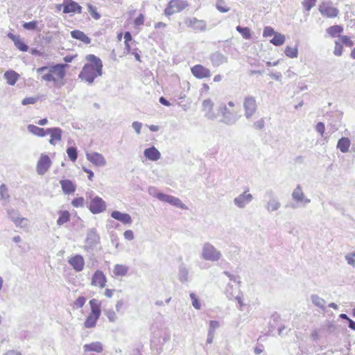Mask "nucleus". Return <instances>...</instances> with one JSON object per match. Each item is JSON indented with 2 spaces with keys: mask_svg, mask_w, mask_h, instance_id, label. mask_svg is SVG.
Wrapping results in <instances>:
<instances>
[{
  "mask_svg": "<svg viewBox=\"0 0 355 355\" xmlns=\"http://www.w3.org/2000/svg\"><path fill=\"white\" fill-rule=\"evenodd\" d=\"M316 0H304L303 1V6L306 10H310L315 5Z\"/></svg>",
  "mask_w": 355,
  "mask_h": 355,
  "instance_id": "55",
  "label": "nucleus"
},
{
  "mask_svg": "<svg viewBox=\"0 0 355 355\" xmlns=\"http://www.w3.org/2000/svg\"><path fill=\"white\" fill-rule=\"evenodd\" d=\"M89 305L91 307V312L89 315L94 316L96 318H99L101 313V302L97 299H92L89 301Z\"/></svg>",
  "mask_w": 355,
  "mask_h": 355,
  "instance_id": "24",
  "label": "nucleus"
},
{
  "mask_svg": "<svg viewBox=\"0 0 355 355\" xmlns=\"http://www.w3.org/2000/svg\"><path fill=\"white\" fill-rule=\"evenodd\" d=\"M209 59L212 65L216 67L228 62V58L220 51H215L211 53Z\"/></svg>",
  "mask_w": 355,
  "mask_h": 355,
  "instance_id": "15",
  "label": "nucleus"
},
{
  "mask_svg": "<svg viewBox=\"0 0 355 355\" xmlns=\"http://www.w3.org/2000/svg\"><path fill=\"white\" fill-rule=\"evenodd\" d=\"M64 13H79L82 12V7L73 0H64Z\"/></svg>",
  "mask_w": 355,
  "mask_h": 355,
  "instance_id": "12",
  "label": "nucleus"
},
{
  "mask_svg": "<svg viewBox=\"0 0 355 355\" xmlns=\"http://www.w3.org/2000/svg\"><path fill=\"white\" fill-rule=\"evenodd\" d=\"M189 4L187 1L182 0H171L168 3L167 7L164 10L166 16H171L175 12H180L187 7Z\"/></svg>",
  "mask_w": 355,
  "mask_h": 355,
  "instance_id": "5",
  "label": "nucleus"
},
{
  "mask_svg": "<svg viewBox=\"0 0 355 355\" xmlns=\"http://www.w3.org/2000/svg\"><path fill=\"white\" fill-rule=\"evenodd\" d=\"M88 207L92 214H96L105 210L106 203L101 198L95 196L91 200Z\"/></svg>",
  "mask_w": 355,
  "mask_h": 355,
  "instance_id": "8",
  "label": "nucleus"
},
{
  "mask_svg": "<svg viewBox=\"0 0 355 355\" xmlns=\"http://www.w3.org/2000/svg\"><path fill=\"white\" fill-rule=\"evenodd\" d=\"M98 318H96L94 316L88 315L86 318L84 325L86 328H92L96 326V322Z\"/></svg>",
  "mask_w": 355,
  "mask_h": 355,
  "instance_id": "45",
  "label": "nucleus"
},
{
  "mask_svg": "<svg viewBox=\"0 0 355 355\" xmlns=\"http://www.w3.org/2000/svg\"><path fill=\"white\" fill-rule=\"evenodd\" d=\"M319 10L322 15L327 16V17H336L339 12L336 8L328 5L321 6Z\"/></svg>",
  "mask_w": 355,
  "mask_h": 355,
  "instance_id": "25",
  "label": "nucleus"
},
{
  "mask_svg": "<svg viewBox=\"0 0 355 355\" xmlns=\"http://www.w3.org/2000/svg\"><path fill=\"white\" fill-rule=\"evenodd\" d=\"M47 135H50L49 143L55 145L54 141H60L62 139V130L60 128H51L46 129Z\"/></svg>",
  "mask_w": 355,
  "mask_h": 355,
  "instance_id": "21",
  "label": "nucleus"
},
{
  "mask_svg": "<svg viewBox=\"0 0 355 355\" xmlns=\"http://www.w3.org/2000/svg\"><path fill=\"white\" fill-rule=\"evenodd\" d=\"M266 195L270 198V200L266 205V209L269 212H272V211L277 210L280 207L281 203L276 198H275L273 197L274 196L273 191L272 190H268L266 192Z\"/></svg>",
  "mask_w": 355,
  "mask_h": 355,
  "instance_id": "18",
  "label": "nucleus"
},
{
  "mask_svg": "<svg viewBox=\"0 0 355 355\" xmlns=\"http://www.w3.org/2000/svg\"><path fill=\"white\" fill-rule=\"evenodd\" d=\"M144 155L150 161H157L161 157V153L155 146H151L145 149Z\"/></svg>",
  "mask_w": 355,
  "mask_h": 355,
  "instance_id": "22",
  "label": "nucleus"
},
{
  "mask_svg": "<svg viewBox=\"0 0 355 355\" xmlns=\"http://www.w3.org/2000/svg\"><path fill=\"white\" fill-rule=\"evenodd\" d=\"M253 128L256 130H262L265 126V121L263 118L259 120L255 121L253 123Z\"/></svg>",
  "mask_w": 355,
  "mask_h": 355,
  "instance_id": "57",
  "label": "nucleus"
},
{
  "mask_svg": "<svg viewBox=\"0 0 355 355\" xmlns=\"http://www.w3.org/2000/svg\"><path fill=\"white\" fill-rule=\"evenodd\" d=\"M46 71H48L47 73H45L44 72L43 73H42V79L43 80H45V81H47V82H53V83H55L56 82V78H55L54 76H53L52 73L50 71V70H47Z\"/></svg>",
  "mask_w": 355,
  "mask_h": 355,
  "instance_id": "47",
  "label": "nucleus"
},
{
  "mask_svg": "<svg viewBox=\"0 0 355 355\" xmlns=\"http://www.w3.org/2000/svg\"><path fill=\"white\" fill-rule=\"evenodd\" d=\"M100 241V236L95 229H89L87 232L85 248L87 250L93 249Z\"/></svg>",
  "mask_w": 355,
  "mask_h": 355,
  "instance_id": "9",
  "label": "nucleus"
},
{
  "mask_svg": "<svg viewBox=\"0 0 355 355\" xmlns=\"http://www.w3.org/2000/svg\"><path fill=\"white\" fill-rule=\"evenodd\" d=\"M86 157L87 160L92 162L93 164L98 166H103L106 164V160L103 155L98 153H87Z\"/></svg>",
  "mask_w": 355,
  "mask_h": 355,
  "instance_id": "17",
  "label": "nucleus"
},
{
  "mask_svg": "<svg viewBox=\"0 0 355 355\" xmlns=\"http://www.w3.org/2000/svg\"><path fill=\"white\" fill-rule=\"evenodd\" d=\"M84 201L85 200L83 197H78L74 198L72 200L71 204L75 207H83L84 206Z\"/></svg>",
  "mask_w": 355,
  "mask_h": 355,
  "instance_id": "52",
  "label": "nucleus"
},
{
  "mask_svg": "<svg viewBox=\"0 0 355 355\" xmlns=\"http://www.w3.org/2000/svg\"><path fill=\"white\" fill-rule=\"evenodd\" d=\"M106 277L103 272L101 270H96L92 276V284L93 286H98L103 288L105 286Z\"/></svg>",
  "mask_w": 355,
  "mask_h": 355,
  "instance_id": "19",
  "label": "nucleus"
},
{
  "mask_svg": "<svg viewBox=\"0 0 355 355\" xmlns=\"http://www.w3.org/2000/svg\"><path fill=\"white\" fill-rule=\"evenodd\" d=\"M128 270V268L125 265L116 264L114 268V274L116 276H125Z\"/></svg>",
  "mask_w": 355,
  "mask_h": 355,
  "instance_id": "37",
  "label": "nucleus"
},
{
  "mask_svg": "<svg viewBox=\"0 0 355 355\" xmlns=\"http://www.w3.org/2000/svg\"><path fill=\"white\" fill-rule=\"evenodd\" d=\"M85 297L80 296L76 300V301L74 302V304L77 308H81L85 304Z\"/></svg>",
  "mask_w": 355,
  "mask_h": 355,
  "instance_id": "62",
  "label": "nucleus"
},
{
  "mask_svg": "<svg viewBox=\"0 0 355 355\" xmlns=\"http://www.w3.org/2000/svg\"><path fill=\"white\" fill-rule=\"evenodd\" d=\"M315 130L320 133V135L323 137L324 130H325V125L324 123L322 122H318L315 125Z\"/></svg>",
  "mask_w": 355,
  "mask_h": 355,
  "instance_id": "58",
  "label": "nucleus"
},
{
  "mask_svg": "<svg viewBox=\"0 0 355 355\" xmlns=\"http://www.w3.org/2000/svg\"><path fill=\"white\" fill-rule=\"evenodd\" d=\"M189 271L184 264H181L179 268L178 278L182 283L188 281Z\"/></svg>",
  "mask_w": 355,
  "mask_h": 355,
  "instance_id": "34",
  "label": "nucleus"
},
{
  "mask_svg": "<svg viewBox=\"0 0 355 355\" xmlns=\"http://www.w3.org/2000/svg\"><path fill=\"white\" fill-rule=\"evenodd\" d=\"M238 119H239V117L236 114H233L231 112L223 116V118L220 120V122L227 125H232L236 123Z\"/></svg>",
  "mask_w": 355,
  "mask_h": 355,
  "instance_id": "30",
  "label": "nucleus"
},
{
  "mask_svg": "<svg viewBox=\"0 0 355 355\" xmlns=\"http://www.w3.org/2000/svg\"><path fill=\"white\" fill-rule=\"evenodd\" d=\"M345 259L349 265L354 266L355 264V252L347 254Z\"/></svg>",
  "mask_w": 355,
  "mask_h": 355,
  "instance_id": "61",
  "label": "nucleus"
},
{
  "mask_svg": "<svg viewBox=\"0 0 355 355\" xmlns=\"http://www.w3.org/2000/svg\"><path fill=\"white\" fill-rule=\"evenodd\" d=\"M276 33L274 29L270 26H266L263 29V37H270L275 35Z\"/></svg>",
  "mask_w": 355,
  "mask_h": 355,
  "instance_id": "60",
  "label": "nucleus"
},
{
  "mask_svg": "<svg viewBox=\"0 0 355 355\" xmlns=\"http://www.w3.org/2000/svg\"><path fill=\"white\" fill-rule=\"evenodd\" d=\"M28 130L38 137H44L46 135H47L46 130H44L42 128L37 127L35 125L30 124L27 126Z\"/></svg>",
  "mask_w": 355,
  "mask_h": 355,
  "instance_id": "33",
  "label": "nucleus"
},
{
  "mask_svg": "<svg viewBox=\"0 0 355 355\" xmlns=\"http://www.w3.org/2000/svg\"><path fill=\"white\" fill-rule=\"evenodd\" d=\"M67 153L71 161L75 162L78 157V151L76 147H69L67 149Z\"/></svg>",
  "mask_w": 355,
  "mask_h": 355,
  "instance_id": "43",
  "label": "nucleus"
},
{
  "mask_svg": "<svg viewBox=\"0 0 355 355\" xmlns=\"http://www.w3.org/2000/svg\"><path fill=\"white\" fill-rule=\"evenodd\" d=\"M132 126L134 128V130H135V132H137V134L139 135L141 133V126H142L141 123L138 122V121H135L132 123Z\"/></svg>",
  "mask_w": 355,
  "mask_h": 355,
  "instance_id": "63",
  "label": "nucleus"
},
{
  "mask_svg": "<svg viewBox=\"0 0 355 355\" xmlns=\"http://www.w3.org/2000/svg\"><path fill=\"white\" fill-rule=\"evenodd\" d=\"M270 42L275 46H281L285 42V36L281 33H276L274 35L273 38L271 39Z\"/></svg>",
  "mask_w": 355,
  "mask_h": 355,
  "instance_id": "39",
  "label": "nucleus"
},
{
  "mask_svg": "<svg viewBox=\"0 0 355 355\" xmlns=\"http://www.w3.org/2000/svg\"><path fill=\"white\" fill-rule=\"evenodd\" d=\"M292 198L296 202H304L308 204L311 202L310 199L305 198L300 185H297L292 193Z\"/></svg>",
  "mask_w": 355,
  "mask_h": 355,
  "instance_id": "23",
  "label": "nucleus"
},
{
  "mask_svg": "<svg viewBox=\"0 0 355 355\" xmlns=\"http://www.w3.org/2000/svg\"><path fill=\"white\" fill-rule=\"evenodd\" d=\"M7 214L9 218L12 220L17 227H22L26 225V219L25 218H20L17 210L14 209H8L7 210Z\"/></svg>",
  "mask_w": 355,
  "mask_h": 355,
  "instance_id": "13",
  "label": "nucleus"
},
{
  "mask_svg": "<svg viewBox=\"0 0 355 355\" xmlns=\"http://www.w3.org/2000/svg\"><path fill=\"white\" fill-rule=\"evenodd\" d=\"M3 76L8 85H15L19 78V74L13 70H8L4 73Z\"/></svg>",
  "mask_w": 355,
  "mask_h": 355,
  "instance_id": "28",
  "label": "nucleus"
},
{
  "mask_svg": "<svg viewBox=\"0 0 355 355\" xmlns=\"http://www.w3.org/2000/svg\"><path fill=\"white\" fill-rule=\"evenodd\" d=\"M185 23L189 28H191L194 31H205L206 30L207 23L204 20L192 17L187 19Z\"/></svg>",
  "mask_w": 355,
  "mask_h": 355,
  "instance_id": "10",
  "label": "nucleus"
},
{
  "mask_svg": "<svg viewBox=\"0 0 355 355\" xmlns=\"http://www.w3.org/2000/svg\"><path fill=\"white\" fill-rule=\"evenodd\" d=\"M311 300L312 303L315 306L322 309L323 311L325 310L326 307H325L324 304H325L326 302L324 299L319 297L318 295H311Z\"/></svg>",
  "mask_w": 355,
  "mask_h": 355,
  "instance_id": "36",
  "label": "nucleus"
},
{
  "mask_svg": "<svg viewBox=\"0 0 355 355\" xmlns=\"http://www.w3.org/2000/svg\"><path fill=\"white\" fill-rule=\"evenodd\" d=\"M60 184L64 194H70L76 191V185L70 180H62Z\"/></svg>",
  "mask_w": 355,
  "mask_h": 355,
  "instance_id": "26",
  "label": "nucleus"
},
{
  "mask_svg": "<svg viewBox=\"0 0 355 355\" xmlns=\"http://www.w3.org/2000/svg\"><path fill=\"white\" fill-rule=\"evenodd\" d=\"M68 65L67 64H56L52 66H44L37 69V73L42 74L47 70H50L53 76H57L60 79H63L66 76V67Z\"/></svg>",
  "mask_w": 355,
  "mask_h": 355,
  "instance_id": "3",
  "label": "nucleus"
},
{
  "mask_svg": "<svg viewBox=\"0 0 355 355\" xmlns=\"http://www.w3.org/2000/svg\"><path fill=\"white\" fill-rule=\"evenodd\" d=\"M85 352H95L100 353L103 351V345L100 342H94L90 344H85L83 346Z\"/></svg>",
  "mask_w": 355,
  "mask_h": 355,
  "instance_id": "31",
  "label": "nucleus"
},
{
  "mask_svg": "<svg viewBox=\"0 0 355 355\" xmlns=\"http://www.w3.org/2000/svg\"><path fill=\"white\" fill-rule=\"evenodd\" d=\"M51 160L47 155L42 154L36 166V171L38 175H44L51 166Z\"/></svg>",
  "mask_w": 355,
  "mask_h": 355,
  "instance_id": "7",
  "label": "nucleus"
},
{
  "mask_svg": "<svg viewBox=\"0 0 355 355\" xmlns=\"http://www.w3.org/2000/svg\"><path fill=\"white\" fill-rule=\"evenodd\" d=\"M38 101V97H26L21 101L23 105H27L29 104H34Z\"/></svg>",
  "mask_w": 355,
  "mask_h": 355,
  "instance_id": "54",
  "label": "nucleus"
},
{
  "mask_svg": "<svg viewBox=\"0 0 355 355\" xmlns=\"http://www.w3.org/2000/svg\"><path fill=\"white\" fill-rule=\"evenodd\" d=\"M14 44L16 48L21 51L26 52L28 50V46L24 42L20 36L15 40Z\"/></svg>",
  "mask_w": 355,
  "mask_h": 355,
  "instance_id": "40",
  "label": "nucleus"
},
{
  "mask_svg": "<svg viewBox=\"0 0 355 355\" xmlns=\"http://www.w3.org/2000/svg\"><path fill=\"white\" fill-rule=\"evenodd\" d=\"M111 216L115 220H117L123 224H131L132 222V218L130 216V214L126 213H122L119 211H113L111 213Z\"/></svg>",
  "mask_w": 355,
  "mask_h": 355,
  "instance_id": "20",
  "label": "nucleus"
},
{
  "mask_svg": "<svg viewBox=\"0 0 355 355\" xmlns=\"http://www.w3.org/2000/svg\"><path fill=\"white\" fill-rule=\"evenodd\" d=\"M214 103L210 99H205L202 102V107L205 112L213 110Z\"/></svg>",
  "mask_w": 355,
  "mask_h": 355,
  "instance_id": "51",
  "label": "nucleus"
},
{
  "mask_svg": "<svg viewBox=\"0 0 355 355\" xmlns=\"http://www.w3.org/2000/svg\"><path fill=\"white\" fill-rule=\"evenodd\" d=\"M225 3V0H216V7L219 12L224 13L228 12L230 10V8L223 6Z\"/></svg>",
  "mask_w": 355,
  "mask_h": 355,
  "instance_id": "46",
  "label": "nucleus"
},
{
  "mask_svg": "<svg viewBox=\"0 0 355 355\" xmlns=\"http://www.w3.org/2000/svg\"><path fill=\"white\" fill-rule=\"evenodd\" d=\"M223 274L225 275L230 279V281H233L234 282H236L238 284H241V281H240V277H236L234 275L231 274L228 271H224Z\"/></svg>",
  "mask_w": 355,
  "mask_h": 355,
  "instance_id": "59",
  "label": "nucleus"
},
{
  "mask_svg": "<svg viewBox=\"0 0 355 355\" xmlns=\"http://www.w3.org/2000/svg\"><path fill=\"white\" fill-rule=\"evenodd\" d=\"M68 263L76 272H80L83 270L85 260L82 255L76 254L70 258Z\"/></svg>",
  "mask_w": 355,
  "mask_h": 355,
  "instance_id": "16",
  "label": "nucleus"
},
{
  "mask_svg": "<svg viewBox=\"0 0 355 355\" xmlns=\"http://www.w3.org/2000/svg\"><path fill=\"white\" fill-rule=\"evenodd\" d=\"M71 36L72 38L80 40L85 44L91 43V39L81 31L74 30L71 31Z\"/></svg>",
  "mask_w": 355,
  "mask_h": 355,
  "instance_id": "27",
  "label": "nucleus"
},
{
  "mask_svg": "<svg viewBox=\"0 0 355 355\" xmlns=\"http://www.w3.org/2000/svg\"><path fill=\"white\" fill-rule=\"evenodd\" d=\"M343 31V28L339 25H334L329 27L327 29V33L332 37H335L337 35Z\"/></svg>",
  "mask_w": 355,
  "mask_h": 355,
  "instance_id": "38",
  "label": "nucleus"
},
{
  "mask_svg": "<svg viewBox=\"0 0 355 355\" xmlns=\"http://www.w3.org/2000/svg\"><path fill=\"white\" fill-rule=\"evenodd\" d=\"M253 199V196L247 191H244L234 199V203L239 208H244L247 204L250 203Z\"/></svg>",
  "mask_w": 355,
  "mask_h": 355,
  "instance_id": "14",
  "label": "nucleus"
},
{
  "mask_svg": "<svg viewBox=\"0 0 355 355\" xmlns=\"http://www.w3.org/2000/svg\"><path fill=\"white\" fill-rule=\"evenodd\" d=\"M222 257L221 252L211 243L206 242L203 244L201 252V257L209 261H218Z\"/></svg>",
  "mask_w": 355,
  "mask_h": 355,
  "instance_id": "2",
  "label": "nucleus"
},
{
  "mask_svg": "<svg viewBox=\"0 0 355 355\" xmlns=\"http://www.w3.org/2000/svg\"><path fill=\"white\" fill-rule=\"evenodd\" d=\"M37 24H38V22L37 21H31L29 22H25L23 24V28L26 30H29V31L37 30L38 31H40L41 28H37Z\"/></svg>",
  "mask_w": 355,
  "mask_h": 355,
  "instance_id": "44",
  "label": "nucleus"
},
{
  "mask_svg": "<svg viewBox=\"0 0 355 355\" xmlns=\"http://www.w3.org/2000/svg\"><path fill=\"white\" fill-rule=\"evenodd\" d=\"M243 109L245 116L249 120L257 110L256 98L252 96H247L243 99Z\"/></svg>",
  "mask_w": 355,
  "mask_h": 355,
  "instance_id": "4",
  "label": "nucleus"
},
{
  "mask_svg": "<svg viewBox=\"0 0 355 355\" xmlns=\"http://www.w3.org/2000/svg\"><path fill=\"white\" fill-rule=\"evenodd\" d=\"M351 144L350 139L348 137H341L337 143V148H338L342 153H345L349 151V148Z\"/></svg>",
  "mask_w": 355,
  "mask_h": 355,
  "instance_id": "29",
  "label": "nucleus"
},
{
  "mask_svg": "<svg viewBox=\"0 0 355 355\" xmlns=\"http://www.w3.org/2000/svg\"><path fill=\"white\" fill-rule=\"evenodd\" d=\"M190 297L192 301V305L196 309H200L201 308V304L200 302V300H198V297L196 295L195 293H190Z\"/></svg>",
  "mask_w": 355,
  "mask_h": 355,
  "instance_id": "48",
  "label": "nucleus"
},
{
  "mask_svg": "<svg viewBox=\"0 0 355 355\" xmlns=\"http://www.w3.org/2000/svg\"><path fill=\"white\" fill-rule=\"evenodd\" d=\"M88 11L90 13V15L94 17L95 19H98L101 17V15L97 12V9L96 7L93 6L91 4H88Z\"/></svg>",
  "mask_w": 355,
  "mask_h": 355,
  "instance_id": "50",
  "label": "nucleus"
},
{
  "mask_svg": "<svg viewBox=\"0 0 355 355\" xmlns=\"http://www.w3.org/2000/svg\"><path fill=\"white\" fill-rule=\"evenodd\" d=\"M334 53L337 56H340L343 53V46L340 42L337 41L335 42Z\"/></svg>",
  "mask_w": 355,
  "mask_h": 355,
  "instance_id": "56",
  "label": "nucleus"
},
{
  "mask_svg": "<svg viewBox=\"0 0 355 355\" xmlns=\"http://www.w3.org/2000/svg\"><path fill=\"white\" fill-rule=\"evenodd\" d=\"M70 220L69 212L67 210L59 211V218L57 220V224L59 226L67 223Z\"/></svg>",
  "mask_w": 355,
  "mask_h": 355,
  "instance_id": "35",
  "label": "nucleus"
},
{
  "mask_svg": "<svg viewBox=\"0 0 355 355\" xmlns=\"http://www.w3.org/2000/svg\"><path fill=\"white\" fill-rule=\"evenodd\" d=\"M124 238L128 241H132L134 239V233L132 230H128L125 231L123 233Z\"/></svg>",
  "mask_w": 355,
  "mask_h": 355,
  "instance_id": "64",
  "label": "nucleus"
},
{
  "mask_svg": "<svg viewBox=\"0 0 355 355\" xmlns=\"http://www.w3.org/2000/svg\"><path fill=\"white\" fill-rule=\"evenodd\" d=\"M105 314L107 317L110 322H115L117 319L116 315L113 310L105 311Z\"/></svg>",
  "mask_w": 355,
  "mask_h": 355,
  "instance_id": "53",
  "label": "nucleus"
},
{
  "mask_svg": "<svg viewBox=\"0 0 355 355\" xmlns=\"http://www.w3.org/2000/svg\"><path fill=\"white\" fill-rule=\"evenodd\" d=\"M156 198L161 201L168 202L176 207H179L182 209H186L187 208V206L182 203L178 198L175 196L166 195L162 192H158L156 193Z\"/></svg>",
  "mask_w": 355,
  "mask_h": 355,
  "instance_id": "6",
  "label": "nucleus"
},
{
  "mask_svg": "<svg viewBox=\"0 0 355 355\" xmlns=\"http://www.w3.org/2000/svg\"><path fill=\"white\" fill-rule=\"evenodd\" d=\"M285 54L286 56L291 58H297L298 55V50L297 47H291V46H286L285 51Z\"/></svg>",
  "mask_w": 355,
  "mask_h": 355,
  "instance_id": "42",
  "label": "nucleus"
},
{
  "mask_svg": "<svg viewBox=\"0 0 355 355\" xmlns=\"http://www.w3.org/2000/svg\"><path fill=\"white\" fill-rule=\"evenodd\" d=\"M86 60L89 63L84 65L78 77L92 84L97 76L102 75L103 63L99 58L93 54L87 55Z\"/></svg>",
  "mask_w": 355,
  "mask_h": 355,
  "instance_id": "1",
  "label": "nucleus"
},
{
  "mask_svg": "<svg viewBox=\"0 0 355 355\" xmlns=\"http://www.w3.org/2000/svg\"><path fill=\"white\" fill-rule=\"evenodd\" d=\"M236 29L242 35L244 39L248 40L251 37V31L248 27H241V26H238Z\"/></svg>",
  "mask_w": 355,
  "mask_h": 355,
  "instance_id": "41",
  "label": "nucleus"
},
{
  "mask_svg": "<svg viewBox=\"0 0 355 355\" xmlns=\"http://www.w3.org/2000/svg\"><path fill=\"white\" fill-rule=\"evenodd\" d=\"M340 42L346 46L351 47L354 45V42L351 40L350 37L347 35H338Z\"/></svg>",
  "mask_w": 355,
  "mask_h": 355,
  "instance_id": "49",
  "label": "nucleus"
},
{
  "mask_svg": "<svg viewBox=\"0 0 355 355\" xmlns=\"http://www.w3.org/2000/svg\"><path fill=\"white\" fill-rule=\"evenodd\" d=\"M10 195L8 187L5 184L0 185V200H2L3 204H6L10 201Z\"/></svg>",
  "mask_w": 355,
  "mask_h": 355,
  "instance_id": "32",
  "label": "nucleus"
},
{
  "mask_svg": "<svg viewBox=\"0 0 355 355\" xmlns=\"http://www.w3.org/2000/svg\"><path fill=\"white\" fill-rule=\"evenodd\" d=\"M192 74L197 78L202 79L211 76L210 70L201 64H196L191 69Z\"/></svg>",
  "mask_w": 355,
  "mask_h": 355,
  "instance_id": "11",
  "label": "nucleus"
}]
</instances>
